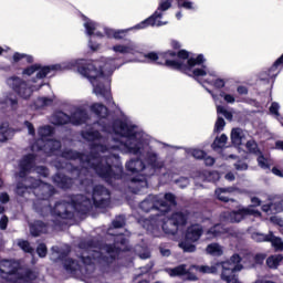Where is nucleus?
I'll list each match as a JSON object with an SVG mask.
<instances>
[{
  "label": "nucleus",
  "instance_id": "1",
  "mask_svg": "<svg viewBox=\"0 0 283 283\" xmlns=\"http://www.w3.org/2000/svg\"><path fill=\"white\" fill-rule=\"evenodd\" d=\"M91 112L99 118L93 126H87L82 132V138L91 144V154L81 155L72 149H61V142L50 139L54 134L52 126L46 125L38 129L39 139L31 146L32 151H44L48 156H57L59 160L53 165L56 169H66L75 177L66 178L57 172L53 177V182L60 189H70L76 180L80 181L84 191L93 189L92 199L77 195L69 197L65 201L56 202L55 206L44 207L38 210L40 213L50 211L56 218L54 224H61V220H72L74 213L85 216L93 207L107 209L112 200L109 190L102 185L94 187L92 176L96 174L108 185L114 180L123 178V163L118 154L138 156L126 163V169L137 176L130 180L133 193H140L147 189V178L154 176L156 171V151L149 148V135L129 119L109 120V113L105 105L95 103L91 106Z\"/></svg>",
  "mask_w": 283,
  "mask_h": 283
},
{
  "label": "nucleus",
  "instance_id": "2",
  "mask_svg": "<svg viewBox=\"0 0 283 283\" xmlns=\"http://www.w3.org/2000/svg\"><path fill=\"white\" fill-rule=\"evenodd\" d=\"M119 67L116 65L115 59H102L101 62L92 60H71L61 64L41 66L39 64L31 65L23 71L27 76L36 74V80L29 82L23 81L19 76L7 78L6 84L13 90L20 98H30L32 92L43 87V78L54 72H63L65 70L77 69L78 74L88 78L93 85V92L97 96H102L107 105H114L112 98V88L109 87V76L114 74V70Z\"/></svg>",
  "mask_w": 283,
  "mask_h": 283
},
{
  "label": "nucleus",
  "instance_id": "3",
  "mask_svg": "<svg viewBox=\"0 0 283 283\" xmlns=\"http://www.w3.org/2000/svg\"><path fill=\"white\" fill-rule=\"evenodd\" d=\"M125 227V216H118L113 221V228L107 231L108 235L114 237V247L112 244H101L94 242L82 241L78 245L80 250V262L72 259H65L63 264L66 273L73 275V277H80L85 283L98 282V273H96V264L99 268L109 266L114 260L129 251L127 247V238H129V232H119L115 234V229H123Z\"/></svg>",
  "mask_w": 283,
  "mask_h": 283
},
{
  "label": "nucleus",
  "instance_id": "4",
  "mask_svg": "<svg viewBox=\"0 0 283 283\" xmlns=\"http://www.w3.org/2000/svg\"><path fill=\"white\" fill-rule=\"evenodd\" d=\"M172 207H176V196L174 193L149 195L139 203V209L146 213H149V211H158L159 213H156L150 219L142 218L138 222L155 238H158L160 229L168 235H176L180 227L187 224L188 218L182 212H175L171 218L165 217V213H168Z\"/></svg>",
  "mask_w": 283,
  "mask_h": 283
},
{
  "label": "nucleus",
  "instance_id": "5",
  "mask_svg": "<svg viewBox=\"0 0 283 283\" xmlns=\"http://www.w3.org/2000/svg\"><path fill=\"white\" fill-rule=\"evenodd\" d=\"M156 61L158 65H167L170 70H178L187 76H192L208 94L213 96V72L202 64L205 63L202 55L189 59V53L185 50L179 51L178 54L171 51L159 55L150 52L145 55L143 63H156Z\"/></svg>",
  "mask_w": 283,
  "mask_h": 283
},
{
  "label": "nucleus",
  "instance_id": "6",
  "mask_svg": "<svg viewBox=\"0 0 283 283\" xmlns=\"http://www.w3.org/2000/svg\"><path fill=\"white\" fill-rule=\"evenodd\" d=\"M34 160H36L34 155H27L21 159L19 165L20 172L18 175L20 181L18 182L15 193H18V196H25V191H28V189H34L33 193L39 198V200H48V198L54 196V187L50 184H44L39 179L25 177L30 171H35L40 176H43V178H48V176H50L48 168L43 166L34 168Z\"/></svg>",
  "mask_w": 283,
  "mask_h": 283
},
{
  "label": "nucleus",
  "instance_id": "7",
  "mask_svg": "<svg viewBox=\"0 0 283 283\" xmlns=\"http://www.w3.org/2000/svg\"><path fill=\"white\" fill-rule=\"evenodd\" d=\"M0 277L4 283H32L36 272L24 269L21 261L2 260L0 262Z\"/></svg>",
  "mask_w": 283,
  "mask_h": 283
},
{
  "label": "nucleus",
  "instance_id": "8",
  "mask_svg": "<svg viewBox=\"0 0 283 283\" xmlns=\"http://www.w3.org/2000/svg\"><path fill=\"white\" fill-rule=\"evenodd\" d=\"M252 206L239 208L235 211L231 212H224L223 218L226 222H242V220H247L249 216H253L254 218H260L262 213L255 209V207H260L262 205V201L258 197L251 198Z\"/></svg>",
  "mask_w": 283,
  "mask_h": 283
},
{
  "label": "nucleus",
  "instance_id": "9",
  "mask_svg": "<svg viewBox=\"0 0 283 283\" xmlns=\"http://www.w3.org/2000/svg\"><path fill=\"white\" fill-rule=\"evenodd\" d=\"M171 3L174 0H160L157 10L153 15L136 24L132 30H145V28H160V25H167V21H161L163 17H165V12L171 8Z\"/></svg>",
  "mask_w": 283,
  "mask_h": 283
},
{
  "label": "nucleus",
  "instance_id": "10",
  "mask_svg": "<svg viewBox=\"0 0 283 283\" xmlns=\"http://www.w3.org/2000/svg\"><path fill=\"white\" fill-rule=\"evenodd\" d=\"M83 19H84V28L88 36L103 38V32H104V34H106L108 39H123V35L127 34V32L132 30V29H126V30L116 31L114 29L104 28L103 25L87 19L86 17H83Z\"/></svg>",
  "mask_w": 283,
  "mask_h": 283
},
{
  "label": "nucleus",
  "instance_id": "11",
  "mask_svg": "<svg viewBox=\"0 0 283 283\" xmlns=\"http://www.w3.org/2000/svg\"><path fill=\"white\" fill-rule=\"evenodd\" d=\"M51 123L53 125H67V123L83 125V123H87V112L83 108H74L70 117L67 114L59 111L51 116Z\"/></svg>",
  "mask_w": 283,
  "mask_h": 283
},
{
  "label": "nucleus",
  "instance_id": "12",
  "mask_svg": "<svg viewBox=\"0 0 283 283\" xmlns=\"http://www.w3.org/2000/svg\"><path fill=\"white\" fill-rule=\"evenodd\" d=\"M191 271H197V273L202 274H211L213 273V265H192L189 270H187L186 265H179L177 268L166 270L170 277L188 274V280H192V282H196V280H198V276L190 274Z\"/></svg>",
  "mask_w": 283,
  "mask_h": 283
},
{
  "label": "nucleus",
  "instance_id": "13",
  "mask_svg": "<svg viewBox=\"0 0 283 283\" xmlns=\"http://www.w3.org/2000/svg\"><path fill=\"white\" fill-rule=\"evenodd\" d=\"M112 50L115 54H138V52H140V46L136 42L128 41L114 45Z\"/></svg>",
  "mask_w": 283,
  "mask_h": 283
},
{
  "label": "nucleus",
  "instance_id": "14",
  "mask_svg": "<svg viewBox=\"0 0 283 283\" xmlns=\"http://www.w3.org/2000/svg\"><path fill=\"white\" fill-rule=\"evenodd\" d=\"M202 237V226L200 224H192L186 231V240L188 242H198Z\"/></svg>",
  "mask_w": 283,
  "mask_h": 283
},
{
  "label": "nucleus",
  "instance_id": "15",
  "mask_svg": "<svg viewBox=\"0 0 283 283\" xmlns=\"http://www.w3.org/2000/svg\"><path fill=\"white\" fill-rule=\"evenodd\" d=\"M14 134L17 130L10 127V124L7 122L0 124V143H7V140H11L14 138Z\"/></svg>",
  "mask_w": 283,
  "mask_h": 283
},
{
  "label": "nucleus",
  "instance_id": "16",
  "mask_svg": "<svg viewBox=\"0 0 283 283\" xmlns=\"http://www.w3.org/2000/svg\"><path fill=\"white\" fill-rule=\"evenodd\" d=\"M30 232L34 238L39 237L41 233H48V224L42 221H35L30 226Z\"/></svg>",
  "mask_w": 283,
  "mask_h": 283
},
{
  "label": "nucleus",
  "instance_id": "17",
  "mask_svg": "<svg viewBox=\"0 0 283 283\" xmlns=\"http://www.w3.org/2000/svg\"><path fill=\"white\" fill-rule=\"evenodd\" d=\"M242 140H244V130L242 128H232L231 130V142L232 145L239 147L242 145Z\"/></svg>",
  "mask_w": 283,
  "mask_h": 283
},
{
  "label": "nucleus",
  "instance_id": "18",
  "mask_svg": "<svg viewBox=\"0 0 283 283\" xmlns=\"http://www.w3.org/2000/svg\"><path fill=\"white\" fill-rule=\"evenodd\" d=\"M0 104L8 105L9 107H11V109H14L17 105H19V101L17 99V95H14L13 93H7L6 95H3V98L0 99Z\"/></svg>",
  "mask_w": 283,
  "mask_h": 283
},
{
  "label": "nucleus",
  "instance_id": "19",
  "mask_svg": "<svg viewBox=\"0 0 283 283\" xmlns=\"http://www.w3.org/2000/svg\"><path fill=\"white\" fill-rule=\"evenodd\" d=\"M262 211H264V213H273V211H275L276 213L282 212L283 211V200L275 202V203L263 205Z\"/></svg>",
  "mask_w": 283,
  "mask_h": 283
},
{
  "label": "nucleus",
  "instance_id": "20",
  "mask_svg": "<svg viewBox=\"0 0 283 283\" xmlns=\"http://www.w3.org/2000/svg\"><path fill=\"white\" fill-rule=\"evenodd\" d=\"M283 262L282 254H273L266 259V265L269 269H277Z\"/></svg>",
  "mask_w": 283,
  "mask_h": 283
},
{
  "label": "nucleus",
  "instance_id": "21",
  "mask_svg": "<svg viewBox=\"0 0 283 283\" xmlns=\"http://www.w3.org/2000/svg\"><path fill=\"white\" fill-rule=\"evenodd\" d=\"M271 245L275 251H283V240L280 237H275L272 231H270V239Z\"/></svg>",
  "mask_w": 283,
  "mask_h": 283
},
{
  "label": "nucleus",
  "instance_id": "22",
  "mask_svg": "<svg viewBox=\"0 0 283 283\" xmlns=\"http://www.w3.org/2000/svg\"><path fill=\"white\" fill-rule=\"evenodd\" d=\"M233 191V188H219L216 190V195L218 197V200H221V202H229V196L228 193H231Z\"/></svg>",
  "mask_w": 283,
  "mask_h": 283
},
{
  "label": "nucleus",
  "instance_id": "23",
  "mask_svg": "<svg viewBox=\"0 0 283 283\" xmlns=\"http://www.w3.org/2000/svg\"><path fill=\"white\" fill-rule=\"evenodd\" d=\"M218 116H224L227 120H233V113L227 106L217 105Z\"/></svg>",
  "mask_w": 283,
  "mask_h": 283
},
{
  "label": "nucleus",
  "instance_id": "24",
  "mask_svg": "<svg viewBox=\"0 0 283 283\" xmlns=\"http://www.w3.org/2000/svg\"><path fill=\"white\" fill-rule=\"evenodd\" d=\"M258 156V165L259 167H261V169H271V158L269 157H264V155H262V153H260Z\"/></svg>",
  "mask_w": 283,
  "mask_h": 283
},
{
  "label": "nucleus",
  "instance_id": "25",
  "mask_svg": "<svg viewBox=\"0 0 283 283\" xmlns=\"http://www.w3.org/2000/svg\"><path fill=\"white\" fill-rule=\"evenodd\" d=\"M21 61H25V63H32V61H34V59L32 57V55L14 53L13 54V63H19Z\"/></svg>",
  "mask_w": 283,
  "mask_h": 283
},
{
  "label": "nucleus",
  "instance_id": "26",
  "mask_svg": "<svg viewBox=\"0 0 283 283\" xmlns=\"http://www.w3.org/2000/svg\"><path fill=\"white\" fill-rule=\"evenodd\" d=\"M18 247H20V249L22 251H24V253H30L31 255H34V250H33L32 245H30V242H28L25 240H19Z\"/></svg>",
  "mask_w": 283,
  "mask_h": 283
},
{
  "label": "nucleus",
  "instance_id": "27",
  "mask_svg": "<svg viewBox=\"0 0 283 283\" xmlns=\"http://www.w3.org/2000/svg\"><path fill=\"white\" fill-rule=\"evenodd\" d=\"M270 238H271V232H269L268 234L260 233V232L252 233V240H254V242H269Z\"/></svg>",
  "mask_w": 283,
  "mask_h": 283
},
{
  "label": "nucleus",
  "instance_id": "28",
  "mask_svg": "<svg viewBox=\"0 0 283 283\" xmlns=\"http://www.w3.org/2000/svg\"><path fill=\"white\" fill-rule=\"evenodd\" d=\"M249 260H253L252 266L254 264H264V260H266V254L264 253H258L255 255L249 254Z\"/></svg>",
  "mask_w": 283,
  "mask_h": 283
},
{
  "label": "nucleus",
  "instance_id": "29",
  "mask_svg": "<svg viewBox=\"0 0 283 283\" xmlns=\"http://www.w3.org/2000/svg\"><path fill=\"white\" fill-rule=\"evenodd\" d=\"M270 114L272 116L276 117L277 120L282 124V116H280V104L276 102H273L270 106Z\"/></svg>",
  "mask_w": 283,
  "mask_h": 283
},
{
  "label": "nucleus",
  "instance_id": "30",
  "mask_svg": "<svg viewBox=\"0 0 283 283\" xmlns=\"http://www.w3.org/2000/svg\"><path fill=\"white\" fill-rule=\"evenodd\" d=\"M245 147H247L248 151H250V154H254L255 156H258L259 154L262 153V151H260V148H258V143H255V140L247 142Z\"/></svg>",
  "mask_w": 283,
  "mask_h": 283
},
{
  "label": "nucleus",
  "instance_id": "31",
  "mask_svg": "<svg viewBox=\"0 0 283 283\" xmlns=\"http://www.w3.org/2000/svg\"><path fill=\"white\" fill-rule=\"evenodd\" d=\"M188 154H190L197 160H200V159H202V158H205L207 156L205 150H200L198 148H190V149H188Z\"/></svg>",
  "mask_w": 283,
  "mask_h": 283
},
{
  "label": "nucleus",
  "instance_id": "32",
  "mask_svg": "<svg viewBox=\"0 0 283 283\" xmlns=\"http://www.w3.org/2000/svg\"><path fill=\"white\" fill-rule=\"evenodd\" d=\"M135 251L140 260H148V258L151 255L149 249L147 248L137 247Z\"/></svg>",
  "mask_w": 283,
  "mask_h": 283
},
{
  "label": "nucleus",
  "instance_id": "33",
  "mask_svg": "<svg viewBox=\"0 0 283 283\" xmlns=\"http://www.w3.org/2000/svg\"><path fill=\"white\" fill-rule=\"evenodd\" d=\"M178 8H185V10H196L193 2L189 0H177Z\"/></svg>",
  "mask_w": 283,
  "mask_h": 283
},
{
  "label": "nucleus",
  "instance_id": "34",
  "mask_svg": "<svg viewBox=\"0 0 283 283\" xmlns=\"http://www.w3.org/2000/svg\"><path fill=\"white\" fill-rule=\"evenodd\" d=\"M220 98H223V101L230 105H233L235 103V97L229 93H224V91L219 92Z\"/></svg>",
  "mask_w": 283,
  "mask_h": 283
},
{
  "label": "nucleus",
  "instance_id": "35",
  "mask_svg": "<svg viewBox=\"0 0 283 283\" xmlns=\"http://www.w3.org/2000/svg\"><path fill=\"white\" fill-rule=\"evenodd\" d=\"M179 247L185 253H193V251H196V245L188 243L187 241L180 242Z\"/></svg>",
  "mask_w": 283,
  "mask_h": 283
},
{
  "label": "nucleus",
  "instance_id": "36",
  "mask_svg": "<svg viewBox=\"0 0 283 283\" xmlns=\"http://www.w3.org/2000/svg\"><path fill=\"white\" fill-rule=\"evenodd\" d=\"M48 105H52V99H50L48 97H40L35 102V107H38V108L48 107Z\"/></svg>",
  "mask_w": 283,
  "mask_h": 283
},
{
  "label": "nucleus",
  "instance_id": "37",
  "mask_svg": "<svg viewBox=\"0 0 283 283\" xmlns=\"http://www.w3.org/2000/svg\"><path fill=\"white\" fill-rule=\"evenodd\" d=\"M224 233H229V230L227 228H222V226L217 224L213 228V235L214 238H219L220 235H224Z\"/></svg>",
  "mask_w": 283,
  "mask_h": 283
},
{
  "label": "nucleus",
  "instance_id": "38",
  "mask_svg": "<svg viewBox=\"0 0 283 283\" xmlns=\"http://www.w3.org/2000/svg\"><path fill=\"white\" fill-rule=\"evenodd\" d=\"M227 140H229V137L227 135L222 134L220 137H217L214 140V147H224L227 145Z\"/></svg>",
  "mask_w": 283,
  "mask_h": 283
},
{
  "label": "nucleus",
  "instance_id": "39",
  "mask_svg": "<svg viewBox=\"0 0 283 283\" xmlns=\"http://www.w3.org/2000/svg\"><path fill=\"white\" fill-rule=\"evenodd\" d=\"M226 126H227V122H224V118L218 117L214 125L216 132H223Z\"/></svg>",
  "mask_w": 283,
  "mask_h": 283
},
{
  "label": "nucleus",
  "instance_id": "40",
  "mask_svg": "<svg viewBox=\"0 0 283 283\" xmlns=\"http://www.w3.org/2000/svg\"><path fill=\"white\" fill-rule=\"evenodd\" d=\"M36 253L40 258H45V255H48V247L43 243L39 244Z\"/></svg>",
  "mask_w": 283,
  "mask_h": 283
},
{
  "label": "nucleus",
  "instance_id": "41",
  "mask_svg": "<svg viewBox=\"0 0 283 283\" xmlns=\"http://www.w3.org/2000/svg\"><path fill=\"white\" fill-rule=\"evenodd\" d=\"M52 252L53 260H63V254L61 253V249H59V247H53Z\"/></svg>",
  "mask_w": 283,
  "mask_h": 283
},
{
  "label": "nucleus",
  "instance_id": "42",
  "mask_svg": "<svg viewBox=\"0 0 283 283\" xmlns=\"http://www.w3.org/2000/svg\"><path fill=\"white\" fill-rule=\"evenodd\" d=\"M176 185H178L181 189L189 186V179L181 177L179 180H175Z\"/></svg>",
  "mask_w": 283,
  "mask_h": 283
},
{
  "label": "nucleus",
  "instance_id": "43",
  "mask_svg": "<svg viewBox=\"0 0 283 283\" xmlns=\"http://www.w3.org/2000/svg\"><path fill=\"white\" fill-rule=\"evenodd\" d=\"M234 167H235L237 171H247L249 169V165H247V163H244V161H239V163L234 164Z\"/></svg>",
  "mask_w": 283,
  "mask_h": 283
},
{
  "label": "nucleus",
  "instance_id": "44",
  "mask_svg": "<svg viewBox=\"0 0 283 283\" xmlns=\"http://www.w3.org/2000/svg\"><path fill=\"white\" fill-rule=\"evenodd\" d=\"M271 222H273V224H277L280 227V229H282L283 227V220L280 217H271Z\"/></svg>",
  "mask_w": 283,
  "mask_h": 283
},
{
  "label": "nucleus",
  "instance_id": "45",
  "mask_svg": "<svg viewBox=\"0 0 283 283\" xmlns=\"http://www.w3.org/2000/svg\"><path fill=\"white\" fill-rule=\"evenodd\" d=\"M0 229L2 231H6V229H8V218L6 216H3L1 219H0Z\"/></svg>",
  "mask_w": 283,
  "mask_h": 283
},
{
  "label": "nucleus",
  "instance_id": "46",
  "mask_svg": "<svg viewBox=\"0 0 283 283\" xmlns=\"http://www.w3.org/2000/svg\"><path fill=\"white\" fill-rule=\"evenodd\" d=\"M24 125L28 128L30 136H34V134H35L34 125H32V123H30L28 120L24 122Z\"/></svg>",
  "mask_w": 283,
  "mask_h": 283
},
{
  "label": "nucleus",
  "instance_id": "47",
  "mask_svg": "<svg viewBox=\"0 0 283 283\" xmlns=\"http://www.w3.org/2000/svg\"><path fill=\"white\" fill-rule=\"evenodd\" d=\"M222 253V247L218 243H213V255H220Z\"/></svg>",
  "mask_w": 283,
  "mask_h": 283
},
{
  "label": "nucleus",
  "instance_id": "48",
  "mask_svg": "<svg viewBox=\"0 0 283 283\" xmlns=\"http://www.w3.org/2000/svg\"><path fill=\"white\" fill-rule=\"evenodd\" d=\"M0 202H10V196L6 192L0 193Z\"/></svg>",
  "mask_w": 283,
  "mask_h": 283
},
{
  "label": "nucleus",
  "instance_id": "49",
  "mask_svg": "<svg viewBox=\"0 0 283 283\" xmlns=\"http://www.w3.org/2000/svg\"><path fill=\"white\" fill-rule=\"evenodd\" d=\"M224 86V80L222 78H216L214 80V87H223Z\"/></svg>",
  "mask_w": 283,
  "mask_h": 283
},
{
  "label": "nucleus",
  "instance_id": "50",
  "mask_svg": "<svg viewBox=\"0 0 283 283\" xmlns=\"http://www.w3.org/2000/svg\"><path fill=\"white\" fill-rule=\"evenodd\" d=\"M88 48H91L93 50V52H96V50H98V48H101L99 44H94V41L90 40L88 41Z\"/></svg>",
  "mask_w": 283,
  "mask_h": 283
},
{
  "label": "nucleus",
  "instance_id": "51",
  "mask_svg": "<svg viewBox=\"0 0 283 283\" xmlns=\"http://www.w3.org/2000/svg\"><path fill=\"white\" fill-rule=\"evenodd\" d=\"M160 253L164 255V258H169L171 255V251L169 249L160 248Z\"/></svg>",
  "mask_w": 283,
  "mask_h": 283
},
{
  "label": "nucleus",
  "instance_id": "52",
  "mask_svg": "<svg viewBox=\"0 0 283 283\" xmlns=\"http://www.w3.org/2000/svg\"><path fill=\"white\" fill-rule=\"evenodd\" d=\"M238 94H249V90L247 88V86H239L237 88Z\"/></svg>",
  "mask_w": 283,
  "mask_h": 283
},
{
  "label": "nucleus",
  "instance_id": "53",
  "mask_svg": "<svg viewBox=\"0 0 283 283\" xmlns=\"http://www.w3.org/2000/svg\"><path fill=\"white\" fill-rule=\"evenodd\" d=\"M205 165L207 167H211L213 165V157H206L205 158Z\"/></svg>",
  "mask_w": 283,
  "mask_h": 283
},
{
  "label": "nucleus",
  "instance_id": "54",
  "mask_svg": "<svg viewBox=\"0 0 283 283\" xmlns=\"http://www.w3.org/2000/svg\"><path fill=\"white\" fill-rule=\"evenodd\" d=\"M226 180H229V182H233V180H235V175H233V172H228L226 175Z\"/></svg>",
  "mask_w": 283,
  "mask_h": 283
},
{
  "label": "nucleus",
  "instance_id": "55",
  "mask_svg": "<svg viewBox=\"0 0 283 283\" xmlns=\"http://www.w3.org/2000/svg\"><path fill=\"white\" fill-rule=\"evenodd\" d=\"M164 178H167L166 182H171V180H174V176H171V171L164 174Z\"/></svg>",
  "mask_w": 283,
  "mask_h": 283
},
{
  "label": "nucleus",
  "instance_id": "56",
  "mask_svg": "<svg viewBox=\"0 0 283 283\" xmlns=\"http://www.w3.org/2000/svg\"><path fill=\"white\" fill-rule=\"evenodd\" d=\"M275 149H281L283 151V140L275 142Z\"/></svg>",
  "mask_w": 283,
  "mask_h": 283
},
{
  "label": "nucleus",
  "instance_id": "57",
  "mask_svg": "<svg viewBox=\"0 0 283 283\" xmlns=\"http://www.w3.org/2000/svg\"><path fill=\"white\" fill-rule=\"evenodd\" d=\"M207 253H209V255H213V243H210L208 247H207Z\"/></svg>",
  "mask_w": 283,
  "mask_h": 283
},
{
  "label": "nucleus",
  "instance_id": "58",
  "mask_svg": "<svg viewBox=\"0 0 283 283\" xmlns=\"http://www.w3.org/2000/svg\"><path fill=\"white\" fill-rule=\"evenodd\" d=\"M272 174H274V176H279L282 178V170L277 169V168H273L272 169Z\"/></svg>",
  "mask_w": 283,
  "mask_h": 283
},
{
  "label": "nucleus",
  "instance_id": "59",
  "mask_svg": "<svg viewBox=\"0 0 283 283\" xmlns=\"http://www.w3.org/2000/svg\"><path fill=\"white\" fill-rule=\"evenodd\" d=\"M8 50H10V49L9 48L3 49V48L0 46V54H3V52H8Z\"/></svg>",
  "mask_w": 283,
  "mask_h": 283
},
{
  "label": "nucleus",
  "instance_id": "60",
  "mask_svg": "<svg viewBox=\"0 0 283 283\" xmlns=\"http://www.w3.org/2000/svg\"><path fill=\"white\" fill-rule=\"evenodd\" d=\"M176 17H177L178 20H180V19H182V13H181V12H178V13L176 14Z\"/></svg>",
  "mask_w": 283,
  "mask_h": 283
},
{
  "label": "nucleus",
  "instance_id": "61",
  "mask_svg": "<svg viewBox=\"0 0 283 283\" xmlns=\"http://www.w3.org/2000/svg\"><path fill=\"white\" fill-rule=\"evenodd\" d=\"M172 45H174L175 48H180V44H179L178 42H172Z\"/></svg>",
  "mask_w": 283,
  "mask_h": 283
},
{
  "label": "nucleus",
  "instance_id": "62",
  "mask_svg": "<svg viewBox=\"0 0 283 283\" xmlns=\"http://www.w3.org/2000/svg\"><path fill=\"white\" fill-rule=\"evenodd\" d=\"M3 211H6V208L0 205V213H3Z\"/></svg>",
  "mask_w": 283,
  "mask_h": 283
},
{
  "label": "nucleus",
  "instance_id": "63",
  "mask_svg": "<svg viewBox=\"0 0 283 283\" xmlns=\"http://www.w3.org/2000/svg\"><path fill=\"white\" fill-rule=\"evenodd\" d=\"M281 235H283V227L279 229Z\"/></svg>",
  "mask_w": 283,
  "mask_h": 283
},
{
  "label": "nucleus",
  "instance_id": "64",
  "mask_svg": "<svg viewBox=\"0 0 283 283\" xmlns=\"http://www.w3.org/2000/svg\"><path fill=\"white\" fill-rule=\"evenodd\" d=\"M0 187H3V180L0 179Z\"/></svg>",
  "mask_w": 283,
  "mask_h": 283
}]
</instances>
